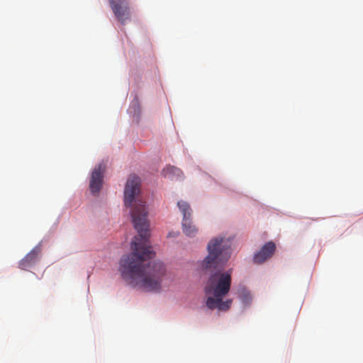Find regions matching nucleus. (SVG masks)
<instances>
[{
	"mask_svg": "<svg viewBox=\"0 0 363 363\" xmlns=\"http://www.w3.org/2000/svg\"><path fill=\"white\" fill-rule=\"evenodd\" d=\"M231 242L225 237H216L208 243V255L203 260L201 267L204 269H223L230 257Z\"/></svg>",
	"mask_w": 363,
	"mask_h": 363,
	"instance_id": "nucleus-3",
	"label": "nucleus"
},
{
	"mask_svg": "<svg viewBox=\"0 0 363 363\" xmlns=\"http://www.w3.org/2000/svg\"><path fill=\"white\" fill-rule=\"evenodd\" d=\"M40 252V245L35 246L19 262V268L26 270L33 266L36 263Z\"/></svg>",
	"mask_w": 363,
	"mask_h": 363,
	"instance_id": "nucleus-7",
	"label": "nucleus"
},
{
	"mask_svg": "<svg viewBox=\"0 0 363 363\" xmlns=\"http://www.w3.org/2000/svg\"><path fill=\"white\" fill-rule=\"evenodd\" d=\"M162 174L165 177L170 179L179 178L182 176V172L177 167L167 166L162 170Z\"/></svg>",
	"mask_w": 363,
	"mask_h": 363,
	"instance_id": "nucleus-9",
	"label": "nucleus"
},
{
	"mask_svg": "<svg viewBox=\"0 0 363 363\" xmlns=\"http://www.w3.org/2000/svg\"><path fill=\"white\" fill-rule=\"evenodd\" d=\"M104 170L105 165L99 164L91 173L89 188L93 194L98 193L101 189Z\"/></svg>",
	"mask_w": 363,
	"mask_h": 363,
	"instance_id": "nucleus-5",
	"label": "nucleus"
},
{
	"mask_svg": "<svg viewBox=\"0 0 363 363\" xmlns=\"http://www.w3.org/2000/svg\"><path fill=\"white\" fill-rule=\"evenodd\" d=\"M276 245L274 242H267L259 251L255 254L253 260L256 264H262L269 259L274 253Z\"/></svg>",
	"mask_w": 363,
	"mask_h": 363,
	"instance_id": "nucleus-6",
	"label": "nucleus"
},
{
	"mask_svg": "<svg viewBox=\"0 0 363 363\" xmlns=\"http://www.w3.org/2000/svg\"><path fill=\"white\" fill-rule=\"evenodd\" d=\"M177 206L183 214V219H184L185 222L184 225H186L189 223L188 218L191 217L192 211L190 205L187 202L181 200L177 202Z\"/></svg>",
	"mask_w": 363,
	"mask_h": 363,
	"instance_id": "nucleus-8",
	"label": "nucleus"
},
{
	"mask_svg": "<svg viewBox=\"0 0 363 363\" xmlns=\"http://www.w3.org/2000/svg\"><path fill=\"white\" fill-rule=\"evenodd\" d=\"M189 223L184 225V219L182 220V230L183 233L189 237H194L197 233L198 229L193 224L191 218H188Z\"/></svg>",
	"mask_w": 363,
	"mask_h": 363,
	"instance_id": "nucleus-10",
	"label": "nucleus"
},
{
	"mask_svg": "<svg viewBox=\"0 0 363 363\" xmlns=\"http://www.w3.org/2000/svg\"><path fill=\"white\" fill-rule=\"evenodd\" d=\"M220 270L212 274L206 283L205 292L210 296L207 298L206 303L209 309L216 308L225 311L230 308L232 303L231 299L223 300L230 289L232 269L224 272Z\"/></svg>",
	"mask_w": 363,
	"mask_h": 363,
	"instance_id": "nucleus-2",
	"label": "nucleus"
},
{
	"mask_svg": "<svg viewBox=\"0 0 363 363\" xmlns=\"http://www.w3.org/2000/svg\"><path fill=\"white\" fill-rule=\"evenodd\" d=\"M140 179L130 175L124 189V205L130 208L132 222L138 235L131 242V253L120 260L119 270L122 278L132 287L147 291H158L166 273L164 264L160 261L148 262L155 256L150 245V222L146 202L138 198Z\"/></svg>",
	"mask_w": 363,
	"mask_h": 363,
	"instance_id": "nucleus-1",
	"label": "nucleus"
},
{
	"mask_svg": "<svg viewBox=\"0 0 363 363\" xmlns=\"http://www.w3.org/2000/svg\"><path fill=\"white\" fill-rule=\"evenodd\" d=\"M110 6L116 18L122 24L130 20L128 0H108Z\"/></svg>",
	"mask_w": 363,
	"mask_h": 363,
	"instance_id": "nucleus-4",
	"label": "nucleus"
},
{
	"mask_svg": "<svg viewBox=\"0 0 363 363\" xmlns=\"http://www.w3.org/2000/svg\"><path fill=\"white\" fill-rule=\"evenodd\" d=\"M242 302L245 304H249L251 301L250 294L247 291H244L241 296Z\"/></svg>",
	"mask_w": 363,
	"mask_h": 363,
	"instance_id": "nucleus-11",
	"label": "nucleus"
}]
</instances>
